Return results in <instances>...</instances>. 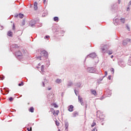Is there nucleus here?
Returning a JSON list of instances; mask_svg holds the SVG:
<instances>
[{"label":"nucleus","mask_w":131,"mask_h":131,"mask_svg":"<svg viewBox=\"0 0 131 131\" xmlns=\"http://www.w3.org/2000/svg\"><path fill=\"white\" fill-rule=\"evenodd\" d=\"M56 83H61L62 82V79H56L55 80Z\"/></svg>","instance_id":"20"},{"label":"nucleus","mask_w":131,"mask_h":131,"mask_svg":"<svg viewBox=\"0 0 131 131\" xmlns=\"http://www.w3.org/2000/svg\"><path fill=\"white\" fill-rule=\"evenodd\" d=\"M34 9L35 11H36L37 10V2H35L34 4Z\"/></svg>","instance_id":"18"},{"label":"nucleus","mask_w":131,"mask_h":131,"mask_svg":"<svg viewBox=\"0 0 131 131\" xmlns=\"http://www.w3.org/2000/svg\"><path fill=\"white\" fill-rule=\"evenodd\" d=\"M126 28H127V30L129 31V27L128 25L126 26Z\"/></svg>","instance_id":"50"},{"label":"nucleus","mask_w":131,"mask_h":131,"mask_svg":"<svg viewBox=\"0 0 131 131\" xmlns=\"http://www.w3.org/2000/svg\"><path fill=\"white\" fill-rule=\"evenodd\" d=\"M99 118H100V121H104V118H101V117H99Z\"/></svg>","instance_id":"40"},{"label":"nucleus","mask_w":131,"mask_h":131,"mask_svg":"<svg viewBox=\"0 0 131 131\" xmlns=\"http://www.w3.org/2000/svg\"><path fill=\"white\" fill-rule=\"evenodd\" d=\"M47 15H48V11L45 10L43 11V13L42 16V17H46V16H47Z\"/></svg>","instance_id":"21"},{"label":"nucleus","mask_w":131,"mask_h":131,"mask_svg":"<svg viewBox=\"0 0 131 131\" xmlns=\"http://www.w3.org/2000/svg\"><path fill=\"white\" fill-rule=\"evenodd\" d=\"M107 74H108V73L107 72V71H105V75L103 77V78L106 77V76H107Z\"/></svg>","instance_id":"38"},{"label":"nucleus","mask_w":131,"mask_h":131,"mask_svg":"<svg viewBox=\"0 0 131 131\" xmlns=\"http://www.w3.org/2000/svg\"><path fill=\"white\" fill-rule=\"evenodd\" d=\"M0 79H1L2 80H4V79H5V76L1 75L0 76Z\"/></svg>","instance_id":"31"},{"label":"nucleus","mask_w":131,"mask_h":131,"mask_svg":"<svg viewBox=\"0 0 131 131\" xmlns=\"http://www.w3.org/2000/svg\"><path fill=\"white\" fill-rule=\"evenodd\" d=\"M58 131H60V129H59Z\"/></svg>","instance_id":"64"},{"label":"nucleus","mask_w":131,"mask_h":131,"mask_svg":"<svg viewBox=\"0 0 131 131\" xmlns=\"http://www.w3.org/2000/svg\"><path fill=\"white\" fill-rule=\"evenodd\" d=\"M53 105L54 106V108H58V105L56 103H53Z\"/></svg>","instance_id":"35"},{"label":"nucleus","mask_w":131,"mask_h":131,"mask_svg":"<svg viewBox=\"0 0 131 131\" xmlns=\"http://www.w3.org/2000/svg\"><path fill=\"white\" fill-rule=\"evenodd\" d=\"M37 68H39V67H37Z\"/></svg>","instance_id":"62"},{"label":"nucleus","mask_w":131,"mask_h":131,"mask_svg":"<svg viewBox=\"0 0 131 131\" xmlns=\"http://www.w3.org/2000/svg\"><path fill=\"white\" fill-rule=\"evenodd\" d=\"M106 49H107V46L104 45L103 48H102V51L103 53H105V51H106Z\"/></svg>","instance_id":"22"},{"label":"nucleus","mask_w":131,"mask_h":131,"mask_svg":"<svg viewBox=\"0 0 131 131\" xmlns=\"http://www.w3.org/2000/svg\"><path fill=\"white\" fill-rule=\"evenodd\" d=\"M35 24H36V21L35 20H32L29 23V25L31 27H35Z\"/></svg>","instance_id":"5"},{"label":"nucleus","mask_w":131,"mask_h":131,"mask_svg":"<svg viewBox=\"0 0 131 131\" xmlns=\"http://www.w3.org/2000/svg\"><path fill=\"white\" fill-rule=\"evenodd\" d=\"M7 35H8V36L12 37L13 35V33H12V31H9L7 33Z\"/></svg>","instance_id":"26"},{"label":"nucleus","mask_w":131,"mask_h":131,"mask_svg":"<svg viewBox=\"0 0 131 131\" xmlns=\"http://www.w3.org/2000/svg\"><path fill=\"white\" fill-rule=\"evenodd\" d=\"M55 123H56V125L57 126H59V125H60V123L59 122H58L57 121H56L55 122Z\"/></svg>","instance_id":"44"},{"label":"nucleus","mask_w":131,"mask_h":131,"mask_svg":"<svg viewBox=\"0 0 131 131\" xmlns=\"http://www.w3.org/2000/svg\"><path fill=\"white\" fill-rule=\"evenodd\" d=\"M48 91H51V90H52V88H48Z\"/></svg>","instance_id":"52"},{"label":"nucleus","mask_w":131,"mask_h":131,"mask_svg":"<svg viewBox=\"0 0 131 131\" xmlns=\"http://www.w3.org/2000/svg\"><path fill=\"white\" fill-rule=\"evenodd\" d=\"M42 86H43V87H45V82H42Z\"/></svg>","instance_id":"53"},{"label":"nucleus","mask_w":131,"mask_h":131,"mask_svg":"<svg viewBox=\"0 0 131 131\" xmlns=\"http://www.w3.org/2000/svg\"><path fill=\"white\" fill-rule=\"evenodd\" d=\"M27 129L28 131H32V127H31L30 128V129H29V128H27Z\"/></svg>","instance_id":"42"},{"label":"nucleus","mask_w":131,"mask_h":131,"mask_svg":"<svg viewBox=\"0 0 131 131\" xmlns=\"http://www.w3.org/2000/svg\"><path fill=\"white\" fill-rule=\"evenodd\" d=\"M4 90L5 91V93H7V94H9V90H8V88L7 89L4 88Z\"/></svg>","instance_id":"33"},{"label":"nucleus","mask_w":131,"mask_h":131,"mask_svg":"<svg viewBox=\"0 0 131 131\" xmlns=\"http://www.w3.org/2000/svg\"><path fill=\"white\" fill-rule=\"evenodd\" d=\"M59 20V17L55 16L54 17V21H58Z\"/></svg>","instance_id":"29"},{"label":"nucleus","mask_w":131,"mask_h":131,"mask_svg":"<svg viewBox=\"0 0 131 131\" xmlns=\"http://www.w3.org/2000/svg\"><path fill=\"white\" fill-rule=\"evenodd\" d=\"M95 125H96V122H93L91 125L92 127H94V126H95Z\"/></svg>","instance_id":"36"},{"label":"nucleus","mask_w":131,"mask_h":131,"mask_svg":"<svg viewBox=\"0 0 131 131\" xmlns=\"http://www.w3.org/2000/svg\"><path fill=\"white\" fill-rule=\"evenodd\" d=\"M78 102L80 103L81 105H82V106H83L84 105L83 100H82V98L80 97V96L79 95L78 96Z\"/></svg>","instance_id":"8"},{"label":"nucleus","mask_w":131,"mask_h":131,"mask_svg":"<svg viewBox=\"0 0 131 131\" xmlns=\"http://www.w3.org/2000/svg\"><path fill=\"white\" fill-rule=\"evenodd\" d=\"M69 126V123L67 121L64 122V127H66V130H68V127Z\"/></svg>","instance_id":"12"},{"label":"nucleus","mask_w":131,"mask_h":131,"mask_svg":"<svg viewBox=\"0 0 131 131\" xmlns=\"http://www.w3.org/2000/svg\"><path fill=\"white\" fill-rule=\"evenodd\" d=\"M74 92L76 96H77V95H78V91H77L76 89L75 88Z\"/></svg>","instance_id":"30"},{"label":"nucleus","mask_w":131,"mask_h":131,"mask_svg":"<svg viewBox=\"0 0 131 131\" xmlns=\"http://www.w3.org/2000/svg\"><path fill=\"white\" fill-rule=\"evenodd\" d=\"M112 77V76L110 75L108 77V79H109V80H111V78Z\"/></svg>","instance_id":"46"},{"label":"nucleus","mask_w":131,"mask_h":131,"mask_svg":"<svg viewBox=\"0 0 131 131\" xmlns=\"http://www.w3.org/2000/svg\"><path fill=\"white\" fill-rule=\"evenodd\" d=\"M44 5H48V2L46 0H43Z\"/></svg>","instance_id":"43"},{"label":"nucleus","mask_w":131,"mask_h":131,"mask_svg":"<svg viewBox=\"0 0 131 131\" xmlns=\"http://www.w3.org/2000/svg\"><path fill=\"white\" fill-rule=\"evenodd\" d=\"M46 38H50V36L49 35H46L45 37V39H46Z\"/></svg>","instance_id":"47"},{"label":"nucleus","mask_w":131,"mask_h":131,"mask_svg":"<svg viewBox=\"0 0 131 131\" xmlns=\"http://www.w3.org/2000/svg\"><path fill=\"white\" fill-rule=\"evenodd\" d=\"M12 29H13V30H15V24L13 25Z\"/></svg>","instance_id":"49"},{"label":"nucleus","mask_w":131,"mask_h":131,"mask_svg":"<svg viewBox=\"0 0 131 131\" xmlns=\"http://www.w3.org/2000/svg\"><path fill=\"white\" fill-rule=\"evenodd\" d=\"M103 124H104L103 123L102 124V125H103Z\"/></svg>","instance_id":"63"},{"label":"nucleus","mask_w":131,"mask_h":131,"mask_svg":"<svg viewBox=\"0 0 131 131\" xmlns=\"http://www.w3.org/2000/svg\"><path fill=\"white\" fill-rule=\"evenodd\" d=\"M91 92L94 96H96L97 95V91H96V90L92 89L91 90Z\"/></svg>","instance_id":"16"},{"label":"nucleus","mask_w":131,"mask_h":131,"mask_svg":"<svg viewBox=\"0 0 131 131\" xmlns=\"http://www.w3.org/2000/svg\"><path fill=\"white\" fill-rule=\"evenodd\" d=\"M29 111L30 112H31V113H33V112H34V108H33V107H31L29 108Z\"/></svg>","instance_id":"24"},{"label":"nucleus","mask_w":131,"mask_h":131,"mask_svg":"<svg viewBox=\"0 0 131 131\" xmlns=\"http://www.w3.org/2000/svg\"><path fill=\"white\" fill-rule=\"evenodd\" d=\"M73 82H71V81H69L68 83V88H70V86H71L72 85H73Z\"/></svg>","instance_id":"25"},{"label":"nucleus","mask_w":131,"mask_h":131,"mask_svg":"<svg viewBox=\"0 0 131 131\" xmlns=\"http://www.w3.org/2000/svg\"><path fill=\"white\" fill-rule=\"evenodd\" d=\"M81 84H82V83L81 82H77L75 83L74 85L75 86H77V88H81Z\"/></svg>","instance_id":"13"},{"label":"nucleus","mask_w":131,"mask_h":131,"mask_svg":"<svg viewBox=\"0 0 131 131\" xmlns=\"http://www.w3.org/2000/svg\"><path fill=\"white\" fill-rule=\"evenodd\" d=\"M104 99V97L102 96L101 98H100V100H103Z\"/></svg>","instance_id":"54"},{"label":"nucleus","mask_w":131,"mask_h":131,"mask_svg":"<svg viewBox=\"0 0 131 131\" xmlns=\"http://www.w3.org/2000/svg\"><path fill=\"white\" fill-rule=\"evenodd\" d=\"M104 79V78H103V77L102 78H100L99 80H100V81H102V80H103V79Z\"/></svg>","instance_id":"51"},{"label":"nucleus","mask_w":131,"mask_h":131,"mask_svg":"<svg viewBox=\"0 0 131 131\" xmlns=\"http://www.w3.org/2000/svg\"><path fill=\"white\" fill-rule=\"evenodd\" d=\"M114 24H115V25H120V19H119L118 17H116L114 18Z\"/></svg>","instance_id":"4"},{"label":"nucleus","mask_w":131,"mask_h":131,"mask_svg":"<svg viewBox=\"0 0 131 131\" xmlns=\"http://www.w3.org/2000/svg\"><path fill=\"white\" fill-rule=\"evenodd\" d=\"M118 8L117 4H114L112 6V11H116Z\"/></svg>","instance_id":"10"},{"label":"nucleus","mask_w":131,"mask_h":131,"mask_svg":"<svg viewBox=\"0 0 131 131\" xmlns=\"http://www.w3.org/2000/svg\"><path fill=\"white\" fill-rule=\"evenodd\" d=\"M106 95L107 97H111V95H112V92L111 91V90H110V89H107Z\"/></svg>","instance_id":"9"},{"label":"nucleus","mask_w":131,"mask_h":131,"mask_svg":"<svg viewBox=\"0 0 131 131\" xmlns=\"http://www.w3.org/2000/svg\"><path fill=\"white\" fill-rule=\"evenodd\" d=\"M113 57H114L113 55H112L111 58H112V59L113 58Z\"/></svg>","instance_id":"58"},{"label":"nucleus","mask_w":131,"mask_h":131,"mask_svg":"<svg viewBox=\"0 0 131 131\" xmlns=\"http://www.w3.org/2000/svg\"><path fill=\"white\" fill-rule=\"evenodd\" d=\"M130 39H127L126 40H124L123 41V46H126V45H127V42H130Z\"/></svg>","instance_id":"11"},{"label":"nucleus","mask_w":131,"mask_h":131,"mask_svg":"<svg viewBox=\"0 0 131 131\" xmlns=\"http://www.w3.org/2000/svg\"><path fill=\"white\" fill-rule=\"evenodd\" d=\"M40 54L41 56L37 57V59H39L40 60H41V57H43V58H48V52H47V51L45 50L41 51Z\"/></svg>","instance_id":"1"},{"label":"nucleus","mask_w":131,"mask_h":131,"mask_svg":"<svg viewBox=\"0 0 131 131\" xmlns=\"http://www.w3.org/2000/svg\"><path fill=\"white\" fill-rule=\"evenodd\" d=\"M73 108H74L73 105H69L68 107V111H69V112H73Z\"/></svg>","instance_id":"14"},{"label":"nucleus","mask_w":131,"mask_h":131,"mask_svg":"<svg viewBox=\"0 0 131 131\" xmlns=\"http://www.w3.org/2000/svg\"><path fill=\"white\" fill-rule=\"evenodd\" d=\"M18 16H19V14H15V15H14V17H15V18H17V17H18Z\"/></svg>","instance_id":"48"},{"label":"nucleus","mask_w":131,"mask_h":131,"mask_svg":"<svg viewBox=\"0 0 131 131\" xmlns=\"http://www.w3.org/2000/svg\"><path fill=\"white\" fill-rule=\"evenodd\" d=\"M46 64V66H47V67H49V66H50V60H47Z\"/></svg>","instance_id":"28"},{"label":"nucleus","mask_w":131,"mask_h":131,"mask_svg":"<svg viewBox=\"0 0 131 131\" xmlns=\"http://www.w3.org/2000/svg\"><path fill=\"white\" fill-rule=\"evenodd\" d=\"M127 11H129V7H128V8H127Z\"/></svg>","instance_id":"55"},{"label":"nucleus","mask_w":131,"mask_h":131,"mask_svg":"<svg viewBox=\"0 0 131 131\" xmlns=\"http://www.w3.org/2000/svg\"><path fill=\"white\" fill-rule=\"evenodd\" d=\"M87 71L89 73H97V70L93 67L88 68Z\"/></svg>","instance_id":"2"},{"label":"nucleus","mask_w":131,"mask_h":131,"mask_svg":"<svg viewBox=\"0 0 131 131\" xmlns=\"http://www.w3.org/2000/svg\"><path fill=\"white\" fill-rule=\"evenodd\" d=\"M51 112H52L54 116H57L59 114V110L55 111L53 108L51 109Z\"/></svg>","instance_id":"7"},{"label":"nucleus","mask_w":131,"mask_h":131,"mask_svg":"<svg viewBox=\"0 0 131 131\" xmlns=\"http://www.w3.org/2000/svg\"><path fill=\"white\" fill-rule=\"evenodd\" d=\"M38 66H40V63H38Z\"/></svg>","instance_id":"60"},{"label":"nucleus","mask_w":131,"mask_h":131,"mask_svg":"<svg viewBox=\"0 0 131 131\" xmlns=\"http://www.w3.org/2000/svg\"><path fill=\"white\" fill-rule=\"evenodd\" d=\"M125 23V18H120V24H124Z\"/></svg>","instance_id":"15"},{"label":"nucleus","mask_w":131,"mask_h":131,"mask_svg":"<svg viewBox=\"0 0 131 131\" xmlns=\"http://www.w3.org/2000/svg\"><path fill=\"white\" fill-rule=\"evenodd\" d=\"M21 85H24V84L23 83V82H21V83L18 84L19 86H21Z\"/></svg>","instance_id":"39"},{"label":"nucleus","mask_w":131,"mask_h":131,"mask_svg":"<svg viewBox=\"0 0 131 131\" xmlns=\"http://www.w3.org/2000/svg\"><path fill=\"white\" fill-rule=\"evenodd\" d=\"M21 25L24 26V25H25V20H23V21L21 22Z\"/></svg>","instance_id":"37"},{"label":"nucleus","mask_w":131,"mask_h":131,"mask_svg":"<svg viewBox=\"0 0 131 131\" xmlns=\"http://www.w3.org/2000/svg\"><path fill=\"white\" fill-rule=\"evenodd\" d=\"M120 3H121L120 0H118V4H120Z\"/></svg>","instance_id":"56"},{"label":"nucleus","mask_w":131,"mask_h":131,"mask_svg":"<svg viewBox=\"0 0 131 131\" xmlns=\"http://www.w3.org/2000/svg\"><path fill=\"white\" fill-rule=\"evenodd\" d=\"M99 112H100V111H98V112H97V113H99Z\"/></svg>","instance_id":"61"},{"label":"nucleus","mask_w":131,"mask_h":131,"mask_svg":"<svg viewBox=\"0 0 131 131\" xmlns=\"http://www.w3.org/2000/svg\"><path fill=\"white\" fill-rule=\"evenodd\" d=\"M110 70H111V71L112 74H114V69L111 68V69H110Z\"/></svg>","instance_id":"34"},{"label":"nucleus","mask_w":131,"mask_h":131,"mask_svg":"<svg viewBox=\"0 0 131 131\" xmlns=\"http://www.w3.org/2000/svg\"><path fill=\"white\" fill-rule=\"evenodd\" d=\"M18 16L19 17V18L20 19H23V18L24 17V14H23L22 13H19V14H18Z\"/></svg>","instance_id":"27"},{"label":"nucleus","mask_w":131,"mask_h":131,"mask_svg":"<svg viewBox=\"0 0 131 131\" xmlns=\"http://www.w3.org/2000/svg\"><path fill=\"white\" fill-rule=\"evenodd\" d=\"M41 73L43 74V72H45V66L42 65L41 67Z\"/></svg>","instance_id":"19"},{"label":"nucleus","mask_w":131,"mask_h":131,"mask_svg":"<svg viewBox=\"0 0 131 131\" xmlns=\"http://www.w3.org/2000/svg\"><path fill=\"white\" fill-rule=\"evenodd\" d=\"M73 117H76V116H78V112H74L72 114Z\"/></svg>","instance_id":"17"},{"label":"nucleus","mask_w":131,"mask_h":131,"mask_svg":"<svg viewBox=\"0 0 131 131\" xmlns=\"http://www.w3.org/2000/svg\"><path fill=\"white\" fill-rule=\"evenodd\" d=\"M9 100L10 102H12V101H13V100H14V98L13 97H10L9 98Z\"/></svg>","instance_id":"41"},{"label":"nucleus","mask_w":131,"mask_h":131,"mask_svg":"<svg viewBox=\"0 0 131 131\" xmlns=\"http://www.w3.org/2000/svg\"><path fill=\"white\" fill-rule=\"evenodd\" d=\"M15 56L17 59L21 60L23 58V54L21 53L20 51H17L15 53Z\"/></svg>","instance_id":"3"},{"label":"nucleus","mask_w":131,"mask_h":131,"mask_svg":"<svg viewBox=\"0 0 131 131\" xmlns=\"http://www.w3.org/2000/svg\"><path fill=\"white\" fill-rule=\"evenodd\" d=\"M11 48L18 49V48H19V46H18V45H17V44H14V45H11Z\"/></svg>","instance_id":"23"},{"label":"nucleus","mask_w":131,"mask_h":131,"mask_svg":"<svg viewBox=\"0 0 131 131\" xmlns=\"http://www.w3.org/2000/svg\"><path fill=\"white\" fill-rule=\"evenodd\" d=\"M89 57H90V58H96V57H97V54H96L95 53H92L90 54V55H88L86 57L85 59H86V58H89Z\"/></svg>","instance_id":"6"},{"label":"nucleus","mask_w":131,"mask_h":131,"mask_svg":"<svg viewBox=\"0 0 131 131\" xmlns=\"http://www.w3.org/2000/svg\"><path fill=\"white\" fill-rule=\"evenodd\" d=\"M129 5H131V1L129 2Z\"/></svg>","instance_id":"57"},{"label":"nucleus","mask_w":131,"mask_h":131,"mask_svg":"<svg viewBox=\"0 0 131 131\" xmlns=\"http://www.w3.org/2000/svg\"><path fill=\"white\" fill-rule=\"evenodd\" d=\"M107 53L108 54V55H112L113 52L112 51H108Z\"/></svg>","instance_id":"32"},{"label":"nucleus","mask_w":131,"mask_h":131,"mask_svg":"<svg viewBox=\"0 0 131 131\" xmlns=\"http://www.w3.org/2000/svg\"><path fill=\"white\" fill-rule=\"evenodd\" d=\"M92 131H98V130L97 129V128L94 127V128L92 130Z\"/></svg>","instance_id":"45"},{"label":"nucleus","mask_w":131,"mask_h":131,"mask_svg":"<svg viewBox=\"0 0 131 131\" xmlns=\"http://www.w3.org/2000/svg\"><path fill=\"white\" fill-rule=\"evenodd\" d=\"M64 31H61V33H64Z\"/></svg>","instance_id":"59"}]
</instances>
